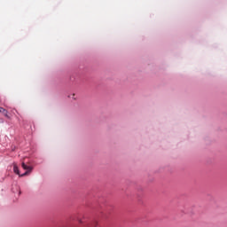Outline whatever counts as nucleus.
<instances>
[{
	"mask_svg": "<svg viewBox=\"0 0 227 227\" xmlns=\"http://www.w3.org/2000/svg\"><path fill=\"white\" fill-rule=\"evenodd\" d=\"M21 167L23 168V169H25L26 171L20 175V170H19V167H17V165L13 166V171L16 175H19V176H27V175H29V173H31L33 171V167L31 166H27L26 163L22 162L21 163Z\"/></svg>",
	"mask_w": 227,
	"mask_h": 227,
	"instance_id": "f257e3e1",
	"label": "nucleus"
},
{
	"mask_svg": "<svg viewBox=\"0 0 227 227\" xmlns=\"http://www.w3.org/2000/svg\"><path fill=\"white\" fill-rule=\"evenodd\" d=\"M74 97H75V95H74V94H73V95H72V98L75 99V98H74Z\"/></svg>",
	"mask_w": 227,
	"mask_h": 227,
	"instance_id": "7ed1b4c3",
	"label": "nucleus"
},
{
	"mask_svg": "<svg viewBox=\"0 0 227 227\" xmlns=\"http://www.w3.org/2000/svg\"><path fill=\"white\" fill-rule=\"evenodd\" d=\"M0 113H2L5 118H10V115H8V110L3 108L2 106H0Z\"/></svg>",
	"mask_w": 227,
	"mask_h": 227,
	"instance_id": "f03ea898",
	"label": "nucleus"
}]
</instances>
